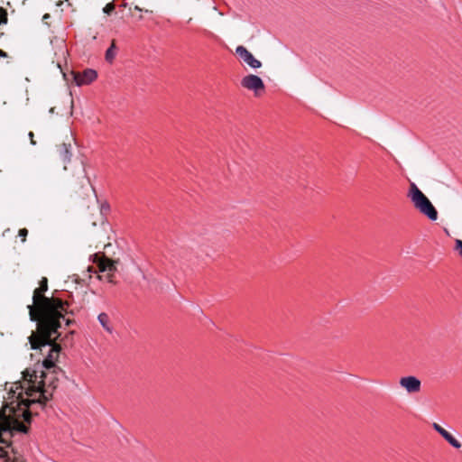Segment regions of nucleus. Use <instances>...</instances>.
<instances>
[{
  "mask_svg": "<svg viewBox=\"0 0 462 462\" xmlns=\"http://www.w3.org/2000/svg\"><path fill=\"white\" fill-rule=\"evenodd\" d=\"M432 427L450 446L455 448L461 447L460 442L439 424L434 422Z\"/></svg>",
  "mask_w": 462,
  "mask_h": 462,
  "instance_id": "9",
  "label": "nucleus"
},
{
  "mask_svg": "<svg viewBox=\"0 0 462 462\" xmlns=\"http://www.w3.org/2000/svg\"><path fill=\"white\" fill-rule=\"evenodd\" d=\"M29 137H30V139H31V143H32V144H33V145H34V144H35V142L33 141V133H32V132H30V133H29Z\"/></svg>",
  "mask_w": 462,
  "mask_h": 462,
  "instance_id": "18",
  "label": "nucleus"
},
{
  "mask_svg": "<svg viewBox=\"0 0 462 462\" xmlns=\"http://www.w3.org/2000/svg\"><path fill=\"white\" fill-rule=\"evenodd\" d=\"M3 12L4 14L3 15H0V25L3 24V23H7V17H6V13L5 11H4L1 7H0V13Z\"/></svg>",
  "mask_w": 462,
  "mask_h": 462,
  "instance_id": "16",
  "label": "nucleus"
},
{
  "mask_svg": "<svg viewBox=\"0 0 462 462\" xmlns=\"http://www.w3.org/2000/svg\"><path fill=\"white\" fill-rule=\"evenodd\" d=\"M1 56H6L5 52L0 51Z\"/></svg>",
  "mask_w": 462,
  "mask_h": 462,
  "instance_id": "20",
  "label": "nucleus"
},
{
  "mask_svg": "<svg viewBox=\"0 0 462 462\" xmlns=\"http://www.w3.org/2000/svg\"><path fill=\"white\" fill-rule=\"evenodd\" d=\"M241 86L247 90L253 91L255 96H259L265 88L263 79L254 74L245 76L241 79Z\"/></svg>",
  "mask_w": 462,
  "mask_h": 462,
  "instance_id": "4",
  "label": "nucleus"
},
{
  "mask_svg": "<svg viewBox=\"0 0 462 462\" xmlns=\"http://www.w3.org/2000/svg\"><path fill=\"white\" fill-rule=\"evenodd\" d=\"M213 9H214V11H217V6H214Z\"/></svg>",
  "mask_w": 462,
  "mask_h": 462,
  "instance_id": "21",
  "label": "nucleus"
},
{
  "mask_svg": "<svg viewBox=\"0 0 462 462\" xmlns=\"http://www.w3.org/2000/svg\"><path fill=\"white\" fill-rule=\"evenodd\" d=\"M114 9H115L114 4L113 3H109V4H107L104 7L103 11H104L105 14H111L114 11Z\"/></svg>",
  "mask_w": 462,
  "mask_h": 462,
  "instance_id": "14",
  "label": "nucleus"
},
{
  "mask_svg": "<svg viewBox=\"0 0 462 462\" xmlns=\"http://www.w3.org/2000/svg\"><path fill=\"white\" fill-rule=\"evenodd\" d=\"M97 269L99 273H105L103 275L98 276L100 280L106 281L107 282H113V276L115 272L116 271V262L111 261L107 258H101L97 263Z\"/></svg>",
  "mask_w": 462,
  "mask_h": 462,
  "instance_id": "5",
  "label": "nucleus"
},
{
  "mask_svg": "<svg viewBox=\"0 0 462 462\" xmlns=\"http://www.w3.org/2000/svg\"><path fill=\"white\" fill-rule=\"evenodd\" d=\"M236 53L251 69H256L262 67V62L255 59L254 55L244 46H237Z\"/></svg>",
  "mask_w": 462,
  "mask_h": 462,
  "instance_id": "7",
  "label": "nucleus"
},
{
  "mask_svg": "<svg viewBox=\"0 0 462 462\" xmlns=\"http://www.w3.org/2000/svg\"><path fill=\"white\" fill-rule=\"evenodd\" d=\"M73 80L78 87L89 85L97 78V72L93 69H86L82 72L72 71Z\"/></svg>",
  "mask_w": 462,
  "mask_h": 462,
  "instance_id": "6",
  "label": "nucleus"
},
{
  "mask_svg": "<svg viewBox=\"0 0 462 462\" xmlns=\"http://www.w3.org/2000/svg\"><path fill=\"white\" fill-rule=\"evenodd\" d=\"M54 111H55V108H54V107H51V108L50 109V113H51V114H53V113H54Z\"/></svg>",
  "mask_w": 462,
  "mask_h": 462,
  "instance_id": "19",
  "label": "nucleus"
},
{
  "mask_svg": "<svg viewBox=\"0 0 462 462\" xmlns=\"http://www.w3.org/2000/svg\"><path fill=\"white\" fill-rule=\"evenodd\" d=\"M97 320L99 324L102 326V328L109 334H112L114 329L113 327L110 325V319L108 315L105 312L100 313L97 316Z\"/></svg>",
  "mask_w": 462,
  "mask_h": 462,
  "instance_id": "11",
  "label": "nucleus"
},
{
  "mask_svg": "<svg viewBox=\"0 0 462 462\" xmlns=\"http://www.w3.org/2000/svg\"><path fill=\"white\" fill-rule=\"evenodd\" d=\"M408 197L414 208L422 215L426 216L431 221L438 219V212L435 207L415 183L411 184Z\"/></svg>",
  "mask_w": 462,
  "mask_h": 462,
  "instance_id": "3",
  "label": "nucleus"
},
{
  "mask_svg": "<svg viewBox=\"0 0 462 462\" xmlns=\"http://www.w3.org/2000/svg\"><path fill=\"white\" fill-rule=\"evenodd\" d=\"M0 459L4 462H25L23 456L14 448L5 450L0 448Z\"/></svg>",
  "mask_w": 462,
  "mask_h": 462,
  "instance_id": "10",
  "label": "nucleus"
},
{
  "mask_svg": "<svg viewBox=\"0 0 462 462\" xmlns=\"http://www.w3.org/2000/svg\"><path fill=\"white\" fill-rule=\"evenodd\" d=\"M48 290V280L43 277L39 288L35 289L32 296V305H28L30 319L37 321V330L45 337H51L65 326H69L73 321L66 319L69 313V303L55 297H46L43 294Z\"/></svg>",
  "mask_w": 462,
  "mask_h": 462,
  "instance_id": "2",
  "label": "nucleus"
},
{
  "mask_svg": "<svg viewBox=\"0 0 462 462\" xmlns=\"http://www.w3.org/2000/svg\"><path fill=\"white\" fill-rule=\"evenodd\" d=\"M400 385L409 393H416L420 391L421 382L416 376H403L399 381Z\"/></svg>",
  "mask_w": 462,
  "mask_h": 462,
  "instance_id": "8",
  "label": "nucleus"
},
{
  "mask_svg": "<svg viewBox=\"0 0 462 462\" xmlns=\"http://www.w3.org/2000/svg\"><path fill=\"white\" fill-rule=\"evenodd\" d=\"M116 55V45L113 42L111 46L106 51V60L111 63Z\"/></svg>",
  "mask_w": 462,
  "mask_h": 462,
  "instance_id": "13",
  "label": "nucleus"
},
{
  "mask_svg": "<svg viewBox=\"0 0 462 462\" xmlns=\"http://www.w3.org/2000/svg\"><path fill=\"white\" fill-rule=\"evenodd\" d=\"M71 145L63 143L61 146V149L60 151V156L64 163H68L70 162L71 159Z\"/></svg>",
  "mask_w": 462,
  "mask_h": 462,
  "instance_id": "12",
  "label": "nucleus"
},
{
  "mask_svg": "<svg viewBox=\"0 0 462 462\" xmlns=\"http://www.w3.org/2000/svg\"><path fill=\"white\" fill-rule=\"evenodd\" d=\"M27 234L28 230L26 228H22L19 230V236L23 238V242L25 241Z\"/></svg>",
  "mask_w": 462,
  "mask_h": 462,
  "instance_id": "17",
  "label": "nucleus"
},
{
  "mask_svg": "<svg viewBox=\"0 0 462 462\" xmlns=\"http://www.w3.org/2000/svg\"><path fill=\"white\" fill-rule=\"evenodd\" d=\"M59 329L51 337L40 333H32L29 337L32 349H41L49 346L48 356L43 359L42 365L27 368L23 373V384L15 383L8 392L10 401L0 411V442L7 443V439L15 433H26L28 428L20 420L21 418L30 422L31 412L28 408L31 404L45 402L51 396L48 388H55L52 382L48 383L46 374L42 368L51 369L58 361L60 346L54 343L60 334Z\"/></svg>",
  "mask_w": 462,
  "mask_h": 462,
  "instance_id": "1",
  "label": "nucleus"
},
{
  "mask_svg": "<svg viewBox=\"0 0 462 462\" xmlns=\"http://www.w3.org/2000/svg\"><path fill=\"white\" fill-rule=\"evenodd\" d=\"M456 249L458 250L459 255L462 257V240H456Z\"/></svg>",
  "mask_w": 462,
  "mask_h": 462,
  "instance_id": "15",
  "label": "nucleus"
}]
</instances>
